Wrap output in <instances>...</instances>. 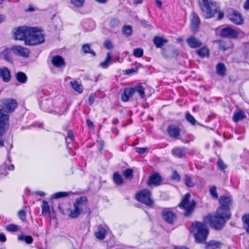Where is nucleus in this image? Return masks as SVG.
I'll return each instance as SVG.
<instances>
[{
	"mask_svg": "<svg viewBox=\"0 0 249 249\" xmlns=\"http://www.w3.org/2000/svg\"><path fill=\"white\" fill-rule=\"evenodd\" d=\"M30 35L25 40V44L29 46H35L43 43L44 36L37 27H32Z\"/></svg>",
	"mask_w": 249,
	"mask_h": 249,
	"instance_id": "obj_5",
	"label": "nucleus"
},
{
	"mask_svg": "<svg viewBox=\"0 0 249 249\" xmlns=\"http://www.w3.org/2000/svg\"><path fill=\"white\" fill-rule=\"evenodd\" d=\"M170 54H171V58L174 57L178 55L179 51L177 49L171 48Z\"/></svg>",
	"mask_w": 249,
	"mask_h": 249,
	"instance_id": "obj_63",
	"label": "nucleus"
},
{
	"mask_svg": "<svg viewBox=\"0 0 249 249\" xmlns=\"http://www.w3.org/2000/svg\"><path fill=\"white\" fill-rule=\"evenodd\" d=\"M136 199L140 202L152 207L154 203L152 198V193L148 189H143L136 195Z\"/></svg>",
	"mask_w": 249,
	"mask_h": 249,
	"instance_id": "obj_8",
	"label": "nucleus"
},
{
	"mask_svg": "<svg viewBox=\"0 0 249 249\" xmlns=\"http://www.w3.org/2000/svg\"><path fill=\"white\" fill-rule=\"evenodd\" d=\"M73 208L69 214V217L71 218H76L83 213V209H79L77 206H73Z\"/></svg>",
	"mask_w": 249,
	"mask_h": 249,
	"instance_id": "obj_34",
	"label": "nucleus"
},
{
	"mask_svg": "<svg viewBox=\"0 0 249 249\" xmlns=\"http://www.w3.org/2000/svg\"><path fill=\"white\" fill-rule=\"evenodd\" d=\"M112 63V56L110 53H107L106 60L100 63L99 66L104 68L107 69Z\"/></svg>",
	"mask_w": 249,
	"mask_h": 249,
	"instance_id": "obj_33",
	"label": "nucleus"
},
{
	"mask_svg": "<svg viewBox=\"0 0 249 249\" xmlns=\"http://www.w3.org/2000/svg\"><path fill=\"white\" fill-rule=\"evenodd\" d=\"M171 48L169 47H164L161 49V53L163 57L165 58H171L170 54Z\"/></svg>",
	"mask_w": 249,
	"mask_h": 249,
	"instance_id": "obj_46",
	"label": "nucleus"
},
{
	"mask_svg": "<svg viewBox=\"0 0 249 249\" xmlns=\"http://www.w3.org/2000/svg\"><path fill=\"white\" fill-rule=\"evenodd\" d=\"M186 42L188 45L191 48L200 47L202 44L201 41L194 36H190L186 39Z\"/></svg>",
	"mask_w": 249,
	"mask_h": 249,
	"instance_id": "obj_21",
	"label": "nucleus"
},
{
	"mask_svg": "<svg viewBox=\"0 0 249 249\" xmlns=\"http://www.w3.org/2000/svg\"><path fill=\"white\" fill-rule=\"evenodd\" d=\"M97 142L98 143V149L100 152H102L103 150L104 146L105 144L104 141L101 138H99L97 139Z\"/></svg>",
	"mask_w": 249,
	"mask_h": 249,
	"instance_id": "obj_57",
	"label": "nucleus"
},
{
	"mask_svg": "<svg viewBox=\"0 0 249 249\" xmlns=\"http://www.w3.org/2000/svg\"><path fill=\"white\" fill-rule=\"evenodd\" d=\"M133 170L130 168H127L123 172V175L126 178H133Z\"/></svg>",
	"mask_w": 249,
	"mask_h": 249,
	"instance_id": "obj_50",
	"label": "nucleus"
},
{
	"mask_svg": "<svg viewBox=\"0 0 249 249\" xmlns=\"http://www.w3.org/2000/svg\"><path fill=\"white\" fill-rule=\"evenodd\" d=\"M88 202L87 197L85 196H82L75 199L73 206H77L79 209L83 210L84 207L87 205Z\"/></svg>",
	"mask_w": 249,
	"mask_h": 249,
	"instance_id": "obj_25",
	"label": "nucleus"
},
{
	"mask_svg": "<svg viewBox=\"0 0 249 249\" xmlns=\"http://www.w3.org/2000/svg\"><path fill=\"white\" fill-rule=\"evenodd\" d=\"M183 181L185 185L188 187H193L196 183L194 181L192 178L188 174H185L183 177Z\"/></svg>",
	"mask_w": 249,
	"mask_h": 249,
	"instance_id": "obj_31",
	"label": "nucleus"
},
{
	"mask_svg": "<svg viewBox=\"0 0 249 249\" xmlns=\"http://www.w3.org/2000/svg\"><path fill=\"white\" fill-rule=\"evenodd\" d=\"M51 63L54 67L57 69H63L66 65L64 59L62 56L59 55L52 57Z\"/></svg>",
	"mask_w": 249,
	"mask_h": 249,
	"instance_id": "obj_17",
	"label": "nucleus"
},
{
	"mask_svg": "<svg viewBox=\"0 0 249 249\" xmlns=\"http://www.w3.org/2000/svg\"><path fill=\"white\" fill-rule=\"evenodd\" d=\"M67 137L70 139L71 141H74L75 140V137L73 135V132L71 130H69L68 132Z\"/></svg>",
	"mask_w": 249,
	"mask_h": 249,
	"instance_id": "obj_64",
	"label": "nucleus"
},
{
	"mask_svg": "<svg viewBox=\"0 0 249 249\" xmlns=\"http://www.w3.org/2000/svg\"><path fill=\"white\" fill-rule=\"evenodd\" d=\"M5 228L6 230L8 231L14 232L18 230L19 227L17 225L14 224H10L7 225L6 226Z\"/></svg>",
	"mask_w": 249,
	"mask_h": 249,
	"instance_id": "obj_49",
	"label": "nucleus"
},
{
	"mask_svg": "<svg viewBox=\"0 0 249 249\" xmlns=\"http://www.w3.org/2000/svg\"><path fill=\"white\" fill-rule=\"evenodd\" d=\"M161 215L163 219L170 224H173L174 220L176 217L175 213L168 208L163 209L161 212Z\"/></svg>",
	"mask_w": 249,
	"mask_h": 249,
	"instance_id": "obj_15",
	"label": "nucleus"
},
{
	"mask_svg": "<svg viewBox=\"0 0 249 249\" xmlns=\"http://www.w3.org/2000/svg\"><path fill=\"white\" fill-rule=\"evenodd\" d=\"M227 16L230 20L236 25H242L244 23V19L241 15L237 11L231 9L228 11Z\"/></svg>",
	"mask_w": 249,
	"mask_h": 249,
	"instance_id": "obj_11",
	"label": "nucleus"
},
{
	"mask_svg": "<svg viewBox=\"0 0 249 249\" xmlns=\"http://www.w3.org/2000/svg\"><path fill=\"white\" fill-rule=\"evenodd\" d=\"M11 48L9 49L6 48L0 53L2 58L8 62H11L12 61V58L11 55Z\"/></svg>",
	"mask_w": 249,
	"mask_h": 249,
	"instance_id": "obj_29",
	"label": "nucleus"
},
{
	"mask_svg": "<svg viewBox=\"0 0 249 249\" xmlns=\"http://www.w3.org/2000/svg\"><path fill=\"white\" fill-rule=\"evenodd\" d=\"M143 54L142 49L138 48L133 50V55L136 57H141Z\"/></svg>",
	"mask_w": 249,
	"mask_h": 249,
	"instance_id": "obj_51",
	"label": "nucleus"
},
{
	"mask_svg": "<svg viewBox=\"0 0 249 249\" xmlns=\"http://www.w3.org/2000/svg\"><path fill=\"white\" fill-rule=\"evenodd\" d=\"M190 232L193 234L195 242L198 244L206 241L209 233L206 224L199 221L192 223L190 228Z\"/></svg>",
	"mask_w": 249,
	"mask_h": 249,
	"instance_id": "obj_3",
	"label": "nucleus"
},
{
	"mask_svg": "<svg viewBox=\"0 0 249 249\" xmlns=\"http://www.w3.org/2000/svg\"><path fill=\"white\" fill-rule=\"evenodd\" d=\"M70 84L71 88L79 93H81L83 92L82 85L80 84L77 81H71Z\"/></svg>",
	"mask_w": 249,
	"mask_h": 249,
	"instance_id": "obj_39",
	"label": "nucleus"
},
{
	"mask_svg": "<svg viewBox=\"0 0 249 249\" xmlns=\"http://www.w3.org/2000/svg\"><path fill=\"white\" fill-rule=\"evenodd\" d=\"M95 236L99 240H104L106 236V230L101 225L99 226L97 231L95 233Z\"/></svg>",
	"mask_w": 249,
	"mask_h": 249,
	"instance_id": "obj_28",
	"label": "nucleus"
},
{
	"mask_svg": "<svg viewBox=\"0 0 249 249\" xmlns=\"http://www.w3.org/2000/svg\"><path fill=\"white\" fill-rule=\"evenodd\" d=\"M26 215L25 211L23 210H20L18 213V216L22 221H24L26 219Z\"/></svg>",
	"mask_w": 249,
	"mask_h": 249,
	"instance_id": "obj_58",
	"label": "nucleus"
},
{
	"mask_svg": "<svg viewBox=\"0 0 249 249\" xmlns=\"http://www.w3.org/2000/svg\"><path fill=\"white\" fill-rule=\"evenodd\" d=\"M71 192H59L56 193H54L52 196V197L54 199H58L62 197H65L69 196L70 194H71Z\"/></svg>",
	"mask_w": 249,
	"mask_h": 249,
	"instance_id": "obj_43",
	"label": "nucleus"
},
{
	"mask_svg": "<svg viewBox=\"0 0 249 249\" xmlns=\"http://www.w3.org/2000/svg\"><path fill=\"white\" fill-rule=\"evenodd\" d=\"M185 118L186 120L193 125H195L197 123L195 118L189 112L186 113Z\"/></svg>",
	"mask_w": 249,
	"mask_h": 249,
	"instance_id": "obj_47",
	"label": "nucleus"
},
{
	"mask_svg": "<svg viewBox=\"0 0 249 249\" xmlns=\"http://www.w3.org/2000/svg\"><path fill=\"white\" fill-rule=\"evenodd\" d=\"M84 28L87 30H92L94 29L95 24L94 22L92 20H86L83 24Z\"/></svg>",
	"mask_w": 249,
	"mask_h": 249,
	"instance_id": "obj_41",
	"label": "nucleus"
},
{
	"mask_svg": "<svg viewBox=\"0 0 249 249\" xmlns=\"http://www.w3.org/2000/svg\"><path fill=\"white\" fill-rule=\"evenodd\" d=\"M40 108L44 111L53 113L54 102L51 99H42L39 102Z\"/></svg>",
	"mask_w": 249,
	"mask_h": 249,
	"instance_id": "obj_14",
	"label": "nucleus"
},
{
	"mask_svg": "<svg viewBox=\"0 0 249 249\" xmlns=\"http://www.w3.org/2000/svg\"><path fill=\"white\" fill-rule=\"evenodd\" d=\"M204 243V249H220L223 244L218 241L214 240H212L208 242L205 241Z\"/></svg>",
	"mask_w": 249,
	"mask_h": 249,
	"instance_id": "obj_24",
	"label": "nucleus"
},
{
	"mask_svg": "<svg viewBox=\"0 0 249 249\" xmlns=\"http://www.w3.org/2000/svg\"><path fill=\"white\" fill-rule=\"evenodd\" d=\"M32 27L22 26H19L15 29L14 32L15 39L16 40H25L30 35Z\"/></svg>",
	"mask_w": 249,
	"mask_h": 249,
	"instance_id": "obj_9",
	"label": "nucleus"
},
{
	"mask_svg": "<svg viewBox=\"0 0 249 249\" xmlns=\"http://www.w3.org/2000/svg\"><path fill=\"white\" fill-rule=\"evenodd\" d=\"M96 97L95 93H91L89 95L88 99V104L89 106H91L93 104Z\"/></svg>",
	"mask_w": 249,
	"mask_h": 249,
	"instance_id": "obj_60",
	"label": "nucleus"
},
{
	"mask_svg": "<svg viewBox=\"0 0 249 249\" xmlns=\"http://www.w3.org/2000/svg\"><path fill=\"white\" fill-rule=\"evenodd\" d=\"M18 239L25 241L27 244H30L33 243V239L31 236L21 235L18 237Z\"/></svg>",
	"mask_w": 249,
	"mask_h": 249,
	"instance_id": "obj_45",
	"label": "nucleus"
},
{
	"mask_svg": "<svg viewBox=\"0 0 249 249\" xmlns=\"http://www.w3.org/2000/svg\"><path fill=\"white\" fill-rule=\"evenodd\" d=\"M217 166L221 171H223L227 168V165L224 163L221 159H218L217 161Z\"/></svg>",
	"mask_w": 249,
	"mask_h": 249,
	"instance_id": "obj_54",
	"label": "nucleus"
},
{
	"mask_svg": "<svg viewBox=\"0 0 249 249\" xmlns=\"http://www.w3.org/2000/svg\"><path fill=\"white\" fill-rule=\"evenodd\" d=\"M18 106V102L13 98H7L2 101V106H0V137L5 134L9 127V115L3 111L12 113Z\"/></svg>",
	"mask_w": 249,
	"mask_h": 249,
	"instance_id": "obj_1",
	"label": "nucleus"
},
{
	"mask_svg": "<svg viewBox=\"0 0 249 249\" xmlns=\"http://www.w3.org/2000/svg\"><path fill=\"white\" fill-rule=\"evenodd\" d=\"M113 180L114 183L118 186L122 185L124 183V179L122 176L118 172L114 173Z\"/></svg>",
	"mask_w": 249,
	"mask_h": 249,
	"instance_id": "obj_35",
	"label": "nucleus"
},
{
	"mask_svg": "<svg viewBox=\"0 0 249 249\" xmlns=\"http://www.w3.org/2000/svg\"><path fill=\"white\" fill-rule=\"evenodd\" d=\"M167 131L170 137L179 139L181 130L178 126L174 124L169 125L167 127Z\"/></svg>",
	"mask_w": 249,
	"mask_h": 249,
	"instance_id": "obj_18",
	"label": "nucleus"
},
{
	"mask_svg": "<svg viewBox=\"0 0 249 249\" xmlns=\"http://www.w3.org/2000/svg\"><path fill=\"white\" fill-rule=\"evenodd\" d=\"M210 222V225L216 230H220L225 226L226 222L231 218H226L224 214L222 216L218 214L216 212L213 216H207L205 217Z\"/></svg>",
	"mask_w": 249,
	"mask_h": 249,
	"instance_id": "obj_7",
	"label": "nucleus"
},
{
	"mask_svg": "<svg viewBox=\"0 0 249 249\" xmlns=\"http://www.w3.org/2000/svg\"><path fill=\"white\" fill-rule=\"evenodd\" d=\"M16 78L18 82L22 84L25 83L27 81V77L26 74L22 71L18 72L16 74Z\"/></svg>",
	"mask_w": 249,
	"mask_h": 249,
	"instance_id": "obj_36",
	"label": "nucleus"
},
{
	"mask_svg": "<svg viewBox=\"0 0 249 249\" xmlns=\"http://www.w3.org/2000/svg\"><path fill=\"white\" fill-rule=\"evenodd\" d=\"M132 28L130 25H124L122 29V33L126 37H129L132 34Z\"/></svg>",
	"mask_w": 249,
	"mask_h": 249,
	"instance_id": "obj_42",
	"label": "nucleus"
},
{
	"mask_svg": "<svg viewBox=\"0 0 249 249\" xmlns=\"http://www.w3.org/2000/svg\"><path fill=\"white\" fill-rule=\"evenodd\" d=\"M219 48L220 50L226 51L229 48V46L228 45H227V44L225 42L222 41L220 43Z\"/></svg>",
	"mask_w": 249,
	"mask_h": 249,
	"instance_id": "obj_62",
	"label": "nucleus"
},
{
	"mask_svg": "<svg viewBox=\"0 0 249 249\" xmlns=\"http://www.w3.org/2000/svg\"><path fill=\"white\" fill-rule=\"evenodd\" d=\"M132 89L134 90V94L137 92L142 98H143L145 97V89L143 86L140 85H136L132 87Z\"/></svg>",
	"mask_w": 249,
	"mask_h": 249,
	"instance_id": "obj_37",
	"label": "nucleus"
},
{
	"mask_svg": "<svg viewBox=\"0 0 249 249\" xmlns=\"http://www.w3.org/2000/svg\"><path fill=\"white\" fill-rule=\"evenodd\" d=\"M0 77H1L3 82L8 83L11 80V75L10 70L5 67L0 68Z\"/></svg>",
	"mask_w": 249,
	"mask_h": 249,
	"instance_id": "obj_22",
	"label": "nucleus"
},
{
	"mask_svg": "<svg viewBox=\"0 0 249 249\" xmlns=\"http://www.w3.org/2000/svg\"><path fill=\"white\" fill-rule=\"evenodd\" d=\"M147 151H148V148L147 147H136L135 148V151L140 154H143Z\"/></svg>",
	"mask_w": 249,
	"mask_h": 249,
	"instance_id": "obj_59",
	"label": "nucleus"
},
{
	"mask_svg": "<svg viewBox=\"0 0 249 249\" xmlns=\"http://www.w3.org/2000/svg\"><path fill=\"white\" fill-rule=\"evenodd\" d=\"M192 18L191 19V28L192 31L196 33L200 24V20L198 16L195 13L193 12L192 14Z\"/></svg>",
	"mask_w": 249,
	"mask_h": 249,
	"instance_id": "obj_20",
	"label": "nucleus"
},
{
	"mask_svg": "<svg viewBox=\"0 0 249 249\" xmlns=\"http://www.w3.org/2000/svg\"><path fill=\"white\" fill-rule=\"evenodd\" d=\"M71 3L76 8L82 7L85 2V0H70Z\"/></svg>",
	"mask_w": 249,
	"mask_h": 249,
	"instance_id": "obj_48",
	"label": "nucleus"
},
{
	"mask_svg": "<svg viewBox=\"0 0 249 249\" xmlns=\"http://www.w3.org/2000/svg\"><path fill=\"white\" fill-rule=\"evenodd\" d=\"M242 220L243 223V227L246 230L247 233L249 234V214H244Z\"/></svg>",
	"mask_w": 249,
	"mask_h": 249,
	"instance_id": "obj_40",
	"label": "nucleus"
},
{
	"mask_svg": "<svg viewBox=\"0 0 249 249\" xmlns=\"http://www.w3.org/2000/svg\"><path fill=\"white\" fill-rule=\"evenodd\" d=\"M11 50L16 55L23 57H28L30 55V50L20 45H13L11 47Z\"/></svg>",
	"mask_w": 249,
	"mask_h": 249,
	"instance_id": "obj_12",
	"label": "nucleus"
},
{
	"mask_svg": "<svg viewBox=\"0 0 249 249\" xmlns=\"http://www.w3.org/2000/svg\"><path fill=\"white\" fill-rule=\"evenodd\" d=\"M120 21L117 18H112L109 22L110 27L111 28H115L119 26Z\"/></svg>",
	"mask_w": 249,
	"mask_h": 249,
	"instance_id": "obj_52",
	"label": "nucleus"
},
{
	"mask_svg": "<svg viewBox=\"0 0 249 249\" xmlns=\"http://www.w3.org/2000/svg\"><path fill=\"white\" fill-rule=\"evenodd\" d=\"M42 203L41 213L43 215H45L50 212V207L47 201L43 200Z\"/></svg>",
	"mask_w": 249,
	"mask_h": 249,
	"instance_id": "obj_44",
	"label": "nucleus"
},
{
	"mask_svg": "<svg viewBox=\"0 0 249 249\" xmlns=\"http://www.w3.org/2000/svg\"><path fill=\"white\" fill-rule=\"evenodd\" d=\"M90 46V44L89 43L84 44L82 47L81 50L85 54L90 53L92 56H95L96 53L93 50L91 49Z\"/></svg>",
	"mask_w": 249,
	"mask_h": 249,
	"instance_id": "obj_38",
	"label": "nucleus"
},
{
	"mask_svg": "<svg viewBox=\"0 0 249 249\" xmlns=\"http://www.w3.org/2000/svg\"><path fill=\"white\" fill-rule=\"evenodd\" d=\"M104 46L106 49L110 50L112 49L113 45L110 40H107L104 42Z\"/></svg>",
	"mask_w": 249,
	"mask_h": 249,
	"instance_id": "obj_61",
	"label": "nucleus"
},
{
	"mask_svg": "<svg viewBox=\"0 0 249 249\" xmlns=\"http://www.w3.org/2000/svg\"><path fill=\"white\" fill-rule=\"evenodd\" d=\"M246 115L242 110H238L237 111L234 112L232 119L235 123H237L246 119Z\"/></svg>",
	"mask_w": 249,
	"mask_h": 249,
	"instance_id": "obj_27",
	"label": "nucleus"
},
{
	"mask_svg": "<svg viewBox=\"0 0 249 249\" xmlns=\"http://www.w3.org/2000/svg\"><path fill=\"white\" fill-rule=\"evenodd\" d=\"M138 65H139V66H137L135 68L126 70L125 71L126 73L127 74H129L130 73H134V72L137 71L139 69V67L142 66V65L140 63L138 64Z\"/></svg>",
	"mask_w": 249,
	"mask_h": 249,
	"instance_id": "obj_56",
	"label": "nucleus"
},
{
	"mask_svg": "<svg viewBox=\"0 0 249 249\" xmlns=\"http://www.w3.org/2000/svg\"><path fill=\"white\" fill-rule=\"evenodd\" d=\"M134 94V90L132 89V87H125L121 95V100L124 102H126L129 101V99Z\"/></svg>",
	"mask_w": 249,
	"mask_h": 249,
	"instance_id": "obj_23",
	"label": "nucleus"
},
{
	"mask_svg": "<svg viewBox=\"0 0 249 249\" xmlns=\"http://www.w3.org/2000/svg\"><path fill=\"white\" fill-rule=\"evenodd\" d=\"M219 35L222 37H226L229 38H235L238 36V33L235 30L227 27L222 28L219 31Z\"/></svg>",
	"mask_w": 249,
	"mask_h": 249,
	"instance_id": "obj_13",
	"label": "nucleus"
},
{
	"mask_svg": "<svg viewBox=\"0 0 249 249\" xmlns=\"http://www.w3.org/2000/svg\"><path fill=\"white\" fill-rule=\"evenodd\" d=\"M216 71L217 74L220 76H224L226 75V68L225 65L222 63H219L216 65Z\"/></svg>",
	"mask_w": 249,
	"mask_h": 249,
	"instance_id": "obj_30",
	"label": "nucleus"
},
{
	"mask_svg": "<svg viewBox=\"0 0 249 249\" xmlns=\"http://www.w3.org/2000/svg\"><path fill=\"white\" fill-rule=\"evenodd\" d=\"M162 178L160 174L157 172L150 175L147 181V185L148 186L154 185L155 186H159L162 181Z\"/></svg>",
	"mask_w": 249,
	"mask_h": 249,
	"instance_id": "obj_16",
	"label": "nucleus"
},
{
	"mask_svg": "<svg viewBox=\"0 0 249 249\" xmlns=\"http://www.w3.org/2000/svg\"><path fill=\"white\" fill-rule=\"evenodd\" d=\"M232 197L231 196H221L219 199V206L216 212L219 215L224 214L225 217L231 218V207L232 206Z\"/></svg>",
	"mask_w": 249,
	"mask_h": 249,
	"instance_id": "obj_4",
	"label": "nucleus"
},
{
	"mask_svg": "<svg viewBox=\"0 0 249 249\" xmlns=\"http://www.w3.org/2000/svg\"><path fill=\"white\" fill-rule=\"evenodd\" d=\"M196 53L201 57L204 58L209 56L210 51L208 47L204 46L196 51Z\"/></svg>",
	"mask_w": 249,
	"mask_h": 249,
	"instance_id": "obj_32",
	"label": "nucleus"
},
{
	"mask_svg": "<svg viewBox=\"0 0 249 249\" xmlns=\"http://www.w3.org/2000/svg\"><path fill=\"white\" fill-rule=\"evenodd\" d=\"M170 178L171 180L178 182L180 180V177L176 170H174L173 171L172 175L170 177Z\"/></svg>",
	"mask_w": 249,
	"mask_h": 249,
	"instance_id": "obj_53",
	"label": "nucleus"
},
{
	"mask_svg": "<svg viewBox=\"0 0 249 249\" xmlns=\"http://www.w3.org/2000/svg\"><path fill=\"white\" fill-rule=\"evenodd\" d=\"M68 103L61 99H56L54 102V107L53 112L59 115L64 114L68 109Z\"/></svg>",
	"mask_w": 249,
	"mask_h": 249,
	"instance_id": "obj_10",
	"label": "nucleus"
},
{
	"mask_svg": "<svg viewBox=\"0 0 249 249\" xmlns=\"http://www.w3.org/2000/svg\"><path fill=\"white\" fill-rule=\"evenodd\" d=\"M191 195L190 193H187L182 199L181 203L178 205V207L185 210L184 215L185 216H190L194 212L196 202L194 199L190 201Z\"/></svg>",
	"mask_w": 249,
	"mask_h": 249,
	"instance_id": "obj_6",
	"label": "nucleus"
},
{
	"mask_svg": "<svg viewBox=\"0 0 249 249\" xmlns=\"http://www.w3.org/2000/svg\"><path fill=\"white\" fill-rule=\"evenodd\" d=\"M199 5L202 11L201 14L204 18H212L217 13V20H221L224 18V12L220 11V7L215 1L212 0H202Z\"/></svg>",
	"mask_w": 249,
	"mask_h": 249,
	"instance_id": "obj_2",
	"label": "nucleus"
},
{
	"mask_svg": "<svg viewBox=\"0 0 249 249\" xmlns=\"http://www.w3.org/2000/svg\"><path fill=\"white\" fill-rule=\"evenodd\" d=\"M153 41L154 45L157 48L161 49L163 48L162 47L164 44L168 42V39L159 36H155Z\"/></svg>",
	"mask_w": 249,
	"mask_h": 249,
	"instance_id": "obj_26",
	"label": "nucleus"
},
{
	"mask_svg": "<svg viewBox=\"0 0 249 249\" xmlns=\"http://www.w3.org/2000/svg\"><path fill=\"white\" fill-rule=\"evenodd\" d=\"M187 150L185 147H176L172 149L171 153L174 157L181 159L186 156Z\"/></svg>",
	"mask_w": 249,
	"mask_h": 249,
	"instance_id": "obj_19",
	"label": "nucleus"
},
{
	"mask_svg": "<svg viewBox=\"0 0 249 249\" xmlns=\"http://www.w3.org/2000/svg\"><path fill=\"white\" fill-rule=\"evenodd\" d=\"M210 193L211 196L215 199H217L218 197V194L216 191V187L214 186L211 187L210 189Z\"/></svg>",
	"mask_w": 249,
	"mask_h": 249,
	"instance_id": "obj_55",
	"label": "nucleus"
}]
</instances>
